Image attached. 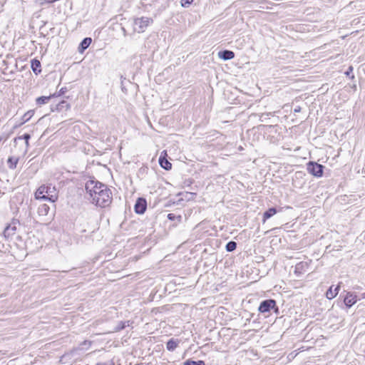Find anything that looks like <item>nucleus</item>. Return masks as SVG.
Instances as JSON below:
<instances>
[{
	"mask_svg": "<svg viewBox=\"0 0 365 365\" xmlns=\"http://www.w3.org/2000/svg\"><path fill=\"white\" fill-rule=\"evenodd\" d=\"M86 190L91 202L101 207L108 206L112 201V193L108 187L98 181L89 180L86 183Z\"/></svg>",
	"mask_w": 365,
	"mask_h": 365,
	"instance_id": "obj_1",
	"label": "nucleus"
},
{
	"mask_svg": "<svg viewBox=\"0 0 365 365\" xmlns=\"http://www.w3.org/2000/svg\"><path fill=\"white\" fill-rule=\"evenodd\" d=\"M35 198L37 200H49L54 202L58 199V195L54 187L43 185L35 192Z\"/></svg>",
	"mask_w": 365,
	"mask_h": 365,
	"instance_id": "obj_2",
	"label": "nucleus"
},
{
	"mask_svg": "<svg viewBox=\"0 0 365 365\" xmlns=\"http://www.w3.org/2000/svg\"><path fill=\"white\" fill-rule=\"evenodd\" d=\"M153 23V19L149 17L136 18L133 21V29L138 33H143L147 27Z\"/></svg>",
	"mask_w": 365,
	"mask_h": 365,
	"instance_id": "obj_3",
	"label": "nucleus"
},
{
	"mask_svg": "<svg viewBox=\"0 0 365 365\" xmlns=\"http://www.w3.org/2000/svg\"><path fill=\"white\" fill-rule=\"evenodd\" d=\"M272 309H274L275 312H278V307H276V302L274 299H266L260 303L258 310L261 313L269 312Z\"/></svg>",
	"mask_w": 365,
	"mask_h": 365,
	"instance_id": "obj_4",
	"label": "nucleus"
},
{
	"mask_svg": "<svg viewBox=\"0 0 365 365\" xmlns=\"http://www.w3.org/2000/svg\"><path fill=\"white\" fill-rule=\"evenodd\" d=\"M324 166L315 163L309 162L307 163V171L315 177H321L323 174Z\"/></svg>",
	"mask_w": 365,
	"mask_h": 365,
	"instance_id": "obj_5",
	"label": "nucleus"
},
{
	"mask_svg": "<svg viewBox=\"0 0 365 365\" xmlns=\"http://www.w3.org/2000/svg\"><path fill=\"white\" fill-rule=\"evenodd\" d=\"M147 207V202L145 199L139 197L135 205V211L138 214H143Z\"/></svg>",
	"mask_w": 365,
	"mask_h": 365,
	"instance_id": "obj_6",
	"label": "nucleus"
},
{
	"mask_svg": "<svg viewBox=\"0 0 365 365\" xmlns=\"http://www.w3.org/2000/svg\"><path fill=\"white\" fill-rule=\"evenodd\" d=\"M344 304L350 307L356 302V296L351 292H348L344 298Z\"/></svg>",
	"mask_w": 365,
	"mask_h": 365,
	"instance_id": "obj_7",
	"label": "nucleus"
},
{
	"mask_svg": "<svg viewBox=\"0 0 365 365\" xmlns=\"http://www.w3.org/2000/svg\"><path fill=\"white\" fill-rule=\"evenodd\" d=\"M218 56H219V58H220L225 61H227V60L232 59L235 57V53L232 51L225 50V51H220L218 53Z\"/></svg>",
	"mask_w": 365,
	"mask_h": 365,
	"instance_id": "obj_8",
	"label": "nucleus"
},
{
	"mask_svg": "<svg viewBox=\"0 0 365 365\" xmlns=\"http://www.w3.org/2000/svg\"><path fill=\"white\" fill-rule=\"evenodd\" d=\"M340 284L339 283L334 289H332V286L329 287V289L326 292V297L329 299H331L334 298L337 294L339 293V289H340Z\"/></svg>",
	"mask_w": 365,
	"mask_h": 365,
	"instance_id": "obj_9",
	"label": "nucleus"
},
{
	"mask_svg": "<svg viewBox=\"0 0 365 365\" xmlns=\"http://www.w3.org/2000/svg\"><path fill=\"white\" fill-rule=\"evenodd\" d=\"M16 230V227L15 225V223H13L12 225H9L4 231V236L6 237H9L15 234Z\"/></svg>",
	"mask_w": 365,
	"mask_h": 365,
	"instance_id": "obj_10",
	"label": "nucleus"
},
{
	"mask_svg": "<svg viewBox=\"0 0 365 365\" xmlns=\"http://www.w3.org/2000/svg\"><path fill=\"white\" fill-rule=\"evenodd\" d=\"M92 39L91 38H85L80 43L78 51L83 53L91 43Z\"/></svg>",
	"mask_w": 365,
	"mask_h": 365,
	"instance_id": "obj_11",
	"label": "nucleus"
},
{
	"mask_svg": "<svg viewBox=\"0 0 365 365\" xmlns=\"http://www.w3.org/2000/svg\"><path fill=\"white\" fill-rule=\"evenodd\" d=\"M56 96V94H53V95H51L49 96H41V97H38L36 98V104L39 106L43 105V104H46L48 103L49 100L52 98V97H54Z\"/></svg>",
	"mask_w": 365,
	"mask_h": 365,
	"instance_id": "obj_12",
	"label": "nucleus"
},
{
	"mask_svg": "<svg viewBox=\"0 0 365 365\" xmlns=\"http://www.w3.org/2000/svg\"><path fill=\"white\" fill-rule=\"evenodd\" d=\"M277 210L276 208L274 207H271L269 209H268L266 212H264L263 214V223L265 222V221L270 218L271 217H272L274 215H275L277 213Z\"/></svg>",
	"mask_w": 365,
	"mask_h": 365,
	"instance_id": "obj_13",
	"label": "nucleus"
},
{
	"mask_svg": "<svg viewBox=\"0 0 365 365\" xmlns=\"http://www.w3.org/2000/svg\"><path fill=\"white\" fill-rule=\"evenodd\" d=\"M159 163L160 166L166 170L171 169L172 164L165 158L160 157Z\"/></svg>",
	"mask_w": 365,
	"mask_h": 365,
	"instance_id": "obj_14",
	"label": "nucleus"
},
{
	"mask_svg": "<svg viewBox=\"0 0 365 365\" xmlns=\"http://www.w3.org/2000/svg\"><path fill=\"white\" fill-rule=\"evenodd\" d=\"M179 341L174 339H170L166 344L167 349L168 351H174L177 346H178Z\"/></svg>",
	"mask_w": 365,
	"mask_h": 365,
	"instance_id": "obj_15",
	"label": "nucleus"
},
{
	"mask_svg": "<svg viewBox=\"0 0 365 365\" xmlns=\"http://www.w3.org/2000/svg\"><path fill=\"white\" fill-rule=\"evenodd\" d=\"M31 68H32V70L33 71L36 73V74H38L41 72V63L38 60H36V59H33L31 61Z\"/></svg>",
	"mask_w": 365,
	"mask_h": 365,
	"instance_id": "obj_16",
	"label": "nucleus"
},
{
	"mask_svg": "<svg viewBox=\"0 0 365 365\" xmlns=\"http://www.w3.org/2000/svg\"><path fill=\"white\" fill-rule=\"evenodd\" d=\"M19 158L16 157H9L7 160L8 166L10 169H15L18 163Z\"/></svg>",
	"mask_w": 365,
	"mask_h": 365,
	"instance_id": "obj_17",
	"label": "nucleus"
},
{
	"mask_svg": "<svg viewBox=\"0 0 365 365\" xmlns=\"http://www.w3.org/2000/svg\"><path fill=\"white\" fill-rule=\"evenodd\" d=\"M308 265L306 262H299L295 266V273L302 274L304 272V268H307Z\"/></svg>",
	"mask_w": 365,
	"mask_h": 365,
	"instance_id": "obj_18",
	"label": "nucleus"
},
{
	"mask_svg": "<svg viewBox=\"0 0 365 365\" xmlns=\"http://www.w3.org/2000/svg\"><path fill=\"white\" fill-rule=\"evenodd\" d=\"M49 209L50 208L47 205H41L38 208V213L39 214V215L46 216L48 214Z\"/></svg>",
	"mask_w": 365,
	"mask_h": 365,
	"instance_id": "obj_19",
	"label": "nucleus"
},
{
	"mask_svg": "<svg viewBox=\"0 0 365 365\" xmlns=\"http://www.w3.org/2000/svg\"><path fill=\"white\" fill-rule=\"evenodd\" d=\"M34 111L33 110L27 111L21 118V125L29 121L31 119V118L34 115Z\"/></svg>",
	"mask_w": 365,
	"mask_h": 365,
	"instance_id": "obj_20",
	"label": "nucleus"
},
{
	"mask_svg": "<svg viewBox=\"0 0 365 365\" xmlns=\"http://www.w3.org/2000/svg\"><path fill=\"white\" fill-rule=\"evenodd\" d=\"M237 247V243L234 241H230L226 245V250L227 252H232Z\"/></svg>",
	"mask_w": 365,
	"mask_h": 365,
	"instance_id": "obj_21",
	"label": "nucleus"
},
{
	"mask_svg": "<svg viewBox=\"0 0 365 365\" xmlns=\"http://www.w3.org/2000/svg\"><path fill=\"white\" fill-rule=\"evenodd\" d=\"M183 365H205L204 361L199 360V361H191V360H187L185 362H184Z\"/></svg>",
	"mask_w": 365,
	"mask_h": 365,
	"instance_id": "obj_22",
	"label": "nucleus"
},
{
	"mask_svg": "<svg viewBox=\"0 0 365 365\" xmlns=\"http://www.w3.org/2000/svg\"><path fill=\"white\" fill-rule=\"evenodd\" d=\"M168 219L170 220H178L179 222H180L181 219H182V217L180 215L177 216V215H175L173 213H169L168 215Z\"/></svg>",
	"mask_w": 365,
	"mask_h": 365,
	"instance_id": "obj_23",
	"label": "nucleus"
},
{
	"mask_svg": "<svg viewBox=\"0 0 365 365\" xmlns=\"http://www.w3.org/2000/svg\"><path fill=\"white\" fill-rule=\"evenodd\" d=\"M30 138H31V136L29 134L25 133L24 135L19 137L18 138L25 140L26 145V147H28L29 146V140L30 139Z\"/></svg>",
	"mask_w": 365,
	"mask_h": 365,
	"instance_id": "obj_24",
	"label": "nucleus"
},
{
	"mask_svg": "<svg viewBox=\"0 0 365 365\" xmlns=\"http://www.w3.org/2000/svg\"><path fill=\"white\" fill-rule=\"evenodd\" d=\"M194 0H181L180 4L182 7H187L189 6Z\"/></svg>",
	"mask_w": 365,
	"mask_h": 365,
	"instance_id": "obj_25",
	"label": "nucleus"
},
{
	"mask_svg": "<svg viewBox=\"0 0 365 365\" xmlns=\"http://www.w3.org/2000/svg\"><path fill=\"white\" fill-rule=\"evenodd\" d=\"M125 327V322H120L118 326V327L116 328V331H120L123 329H124Z\"/></svg>",
	"mask_w": 365,
	"mask_h": 365,
	"instance_id": "obj_26",
	"label": "nucleus"
},
{
	"mask_svg": "<svg viewBox=\"0 0 365 365\" xmlns=\"http://www.w3.org/2000/svg\"><path fill=\"white\" fill-rule=\"evenodd\" d=\"M83 347H81V348H75L73 349H72L69 353L66 354L65 355V356H68L70 355H73L76 351H78V349H82Z\"/></svg>",
	"mask_w": 365,
	"mask_h": 365,
	"instance_id": "obj_27",
	"label": "nucleus"
},
{
	"mask_svg": "<svg viewBox=\"0 0 365 365\" xmlns=\"http://www.w3.org/2000/svg\"><path fill=\"white\" fill-rule=\"evenodd\" d=\"M91 344H92V342L91 341L85 340L80 345H81V346H87L88 347H89L91 345Z\"/></svg>",
	"mask_w": 365,
	"mask_h": 365,
	"instance_id": "obj_28",
	"label": "nucleus"
},
{
	"mask_svg": "<svg viewBox=\"0 0 365 365\" xmlns=\"http://www.w3.org/2000/svg\"><path fill=\"white\" fill-rule=\"evenodd\" d=\"M353 71V68L352 66H350L349 68H348V71L345 72V74L346 76H349Z\"/></svg>",
	"mask_w": 365,
	"mask_h": 365,
	"instance_id": "obj_29",
	"label": "nucleus"
},
{
	"mask_svg": "<svg viewBox=\"0 0 365 365\" xmlns=\"http://www.w3.org/2000/svg\"><path fill=\"white\" fill-rule=\"evenodd\" d=\"M300 110H301L300 107H297V108H296L294 109V112H296V113H297V112H299V111H300Z\"/></svg>",
	"mask_w": 365,
	"mask_h": 365,
	"instance_id": "obj_30",
	"label": "nucleus"
},
{
	"mask_svg": "<svg viewBox=\"0 0 365 365\" xmlns=\"http://www.w3.org/2000/svg\"><path fill=\"white\" fill-rule=\"evenodd\" d=\"M46 1L48 3H52V2L55 1L56 0H46Z\"/></svg>",
	"mask_w": 365,
	"mask_h": 365,
	"instance_id": "obj_31",
	"label": "nucleus"
},
{
	"mask_svg": "<svg viewBox=\"0 0 365 365\" xmlns=\"http://www.w3.org/2000/svg\"><path fill=\"white\" fill-rule=\"evenodd\" d=\"M61 93H64L65 91L63 88H61V91H60Z\"/></svg>",
	"mask_w": 365,
	"mask_h": 365,
	"instance_id": "obj_32",
	"label": "nucleus"
},
{
	"mask_svg": "<svg viewBox=\"0 0 365 365\" xmlns=\"http://www.w3.org/2000/svg\"><path fill=\"white\" fill-rule=\"evenodd\" d=\"M361 297H362L363 299H365V292H364V293H363V294H361Z\"/></svg>",
	"mask_w": 365,
	"mask_h": 365,
	"instance_id": "obj_33",
	"label": "nucleus"
},
{
	"mask_svg": "<svg viewBox=\"0 0 365 365\" xmlns=\"http://www.w3.org/2000/svg\"><path fill=\"white\" fill-rule=\"evenodd\" d=\"M97 365H99V364H97Z\"/></svg>",
	"mask_w": 365,
	"mask_h": 365,
	"instance_id": "obj_34",
	"label": "nucleus"
}]
</instances>
